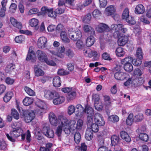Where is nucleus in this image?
Instances as JSON below:
<instances>
[{
	"mask_svg": "<svg viewBox=\"0 0 151 151\" xmlns=\"http://www.w3.org/2000/svg\"><path fill=\"white\" fill-rule=\"evenodd\" d=\"M49 119L50 124L54 126L61 124L62 129L66 134L68 135L71 133L73 134L69 127V121L66 117L63 115H59L57 118L54 113L51 112L49 114Z\"/></svg>",
	"mask_w": 151,
	"mask_h": 151,
	"instance_id": "nucleus-1",
	"label": "nucleus"
},
{
	"mask_svg": "<svg viewBox=\"0 0 151 151\" xmlns=\"http://www.w3.org/2000/svg\"><path fill=\"white\" fill-rule=\"evenodd\" d=\"M38 16L45 17L47 15L49 17L55 18L56 15L54 11L53 8H48L47 6H43L41 9L40 11L38 13Z\"/></svg>",
	"mask_w": 151,
	"mask_h": 151,
	"instance_id": "nucleus-2",
	"label": "nucleus"
},
{
	"mask_svg": "<svg viewBox=\"0 0 151 151\" xmlns=\"http://www.w3.org/2000/svg\"><path fill=\"white\" fill-rule=\"evenodd\" d=\"M38 58L40 61L46 63L47 64L52 66L56 65V63L52 60H48L47 56L45 52L40 50L36 52Z\"/></svg>",
	"mask_w": 151,
	"mask_h": 151,
	"instance_id": "nucleus-3",
	"label": "nucleus"
},
{
	"mask_svg": "<svg viewBox=\"0 0 151 151\" xmlns=\"http://www.w3.org/2000/svg\"><path fill=\"white\" fill-rule=\"evenodd\" d=\"M61 91L64 93H67L66 96L67 101L69 102L74 99L76 97V91L72 90V88L65 87L62 88Z\"/></svg>",
	"mask_w": 151,
	"mask_h": 151,
	"instance_id": "nucleus-4",
	"label": "nucleus"
},
{
	"mask_svg": "<svg viewBox=\"0 0 151 151\" xmlns=\"http://www.w3.org/2000/svg\"><path fill=\"white\" fill-rule=\"evenodd\" d=\"M68 33L69 37L74 41L80 40L82 37V34L80 30L74 32L72 29H70L68 30Z\"/></svg>",
	"mask_w": 151,
	"mask_h": 151,
	"instance_id": "nucleus-5",
	"label": "nucleus"
},
{
	"mask_svg": "<svg viewBox=\"0 0 151 151\" xmlns=\"http://www.w3.org/2000/svg\"><path fill=\"white\" fill-rule=\"evenodd\" d=\"M22 116L26 122L27 123L30 122L35 117L34 112L30 111L28 110L23 111Z\"/></svg>",
	"mask_w": 151,
	"mask_h": 151,
	"instance_id": "nucleus-6",
	"label": "nucleus"
},
{
	"mask_svg": "<svg viewBox=\"0 0 151 151\" xmlns=\"http://www.w3.org/2000/svg\"><path fill=\"white\" fill-rule=\"evenodd\" d=\"M96 30L99 33H105L110 32V28L106 24L100 23L97 27Z\"/></svg>",
	"mask_w": 151,
	"mask_h": 151,
	"instance_id": "nucleus-7",
	"label": "nucleus"
},
{
	"mask_svg": "<svg viewBox=\"0 0 151 151\" xmlns=\"http://www.w3.org/2000/svg\"><path fill=\"white\" fill-rule=\"evenodd\" d=\"M13 130L10 131L9 134L13 136L14 137L17 138L20 136L23 132V130L20 128H15V125L14 124L12 125Z\"/></svg>",
	"mask_w": 151,
	"mask_h": 151,
	"instance_id": "nucleus-8",
	"label": "nucleus"
},
{
	"mask_svg": "<svg viewBox=\"0 0 151 151\" xmlns=\"http://www.w3.org/2000/svg\"><path fill=\"white\" fill-rule=\"evenodd\" d=\"M121 24H113L111 25V28H110V31L112 30L114 31L113 35L115 38L119 37L120 35V33L119 32V28H121Z\"/></svg>",
	"mask_w": 151,
	"mask_h": 151,
	"instance_id": "nucleus-9",
	"label": "nucleus"
},
{
	"mask_svg": "<svg viewBox=\"0 0 151 151\" xmlns=\"http://www.w3.org/2000/svg\"><path fill=\"white\" fill-rule=\"evenodd\" d=\"M83 53L86 57L90 58L92 57L96 58L98 55V54L96 51L92 50L90 49L84 50L83 51Z\"/></svg>",
	"mask_w": 151,
	"mask_h": 151,
	"instance_id": "nucleus-10",
	"label": "nucleus"
},
{
	"mask_svg": "<svg viewBox=\"0 0 151 151\" xmlns=\"http://www.w3.org/2000/svg\"><path fill=\"white\" fill-rule=\"evenodd\" d=\"M47 42V38L44 37H40L38 39L37 45L38 47L40 49H43L46 46Z\"/></svg>",
	"mask_w": 151,
	"mask_h": 151,
	"instance_id": "nucleus-11",
	"label": "nucleus"
},
{
	"mask_svg": "<svg viewBox=\"0 0 151 151\" xmlns=\"http://www.w3.org/2000/svg\"><path fill=\"white\" fill-rule=\"evenodd\" d=\"M42 131L45 135L49 138H52L54 136L53 130L50 129L49 127H44Z\"/></svg>",
	"mask_w": 151,
	"mask_h": 151,
	"instance_id": "nucleus-12",
	"label": "nucleus"
},
{
	"mask_svg": "<svg viewBox=\"0 0 151 151\" xmlns=\"http://www.w3.org/2000/svg\"><path fill=\"white\" fill-rule=\"evenodd\" d=\"M44 96L49 100L52 99L55 95H58V93L56 92H52L49 90H45L44 91Z\"/></svg>",
	"mask_w": 151,
	"mask_h": 151,
	"instance_id": "nucleus-13",
	"label": "nucleus"
},
{
	"mask_svg": "<svg viewBox=\"0 0 151 151\" xmlns=\"http://www.w3.org/2000/svg\"><path fill=\"white\" fill-rule=\"evenodd\" d=\"M128 76L127 74L121 71L116 72L114 74L115 78L117 80L122 81L125 79Z\"/></svg>",
	"mask_w": 151,
	"mask_h": 151,
	"instance_id": "nucleus-14",
	"label": "nucleus"
},
{
	"mask_svg": "<svg viewBox=\"0 0 151 151\" xmlns=\"http://www.w3.org/2000/svg\"><path fill=\"white\" fill-rule=\"evenodd\" d=\"M53 102L55 105L61 104L65 101V97L63 96H60L58 93V95H55L53 99Z\"/></svg>",
	"mask_w": 151,
	"mask_h": 151,
	"instance_id": "nucleus-15",
	"label": "nucleus"
},
{
	"mask_svg": "<svg viewBox=\"0 0 151 151\" xmlns=\"http://www.w3.org/2000/svg\"><path fill=\"white\" fill-rule=\"evenodd\" d=\"M36 59L35 53L33 50L30 51V49L28 51V54L26 58V60L27 61L31 60L33 62L35 61Z\"/></svg>",
	"mask_w": 151,
	"mask_h": 151,
	"instance_id": "nucleus-16",
	"label": "nucleus"
},
{
	"mask_svg": "<svg viewBox=\"0 0 151 151\" xmlns=\"http://www.w3.org/2000/svg\"><path fill=\"white\" fill-rule=\"evenodd\" d=\"M10 22L12 25L15 27L21 29L22 27V23L18 22L16 19L13 17L10 18Z\"/></svg>",
	"mask_w": 151,
	"mask_h": 151,
	"instance_id": "nucleus-17",
	"label": "nucleus"
},
{
	"mask_svg": "<svg viewBox=\"0 0 151 151\" xmlns=\"http://www.w3.org/2000/svg\"><path fill=\"white\" fill-rule=\"evenodd\" d=\"M120 134L121 138L126 142H129L131 141V138L127 132L124 131H121Z\"/></svg>",
	"mask_w": 151,
	"mask_h": 151,
	"instance_id": "nucleus-18",
	"label": "nucleus"
},
{
	"mask_svg": "<svg viewBox=\"0 0 151 151\" xmlns=\"http://www.w3.org/2000/svg\"><path fill=\"white\" fill-rule=\"evenodd\" d=\"M34 69L35 75L36 76H42L45 74L44 72L37 65H34Z\"/></svg>",
	"mask_w": 151,
	"mask_h": 151,
	"instance_id": "nucleus-19",
	"label": "nucleus"
},
{
	"mask_svg": "<svg viewBox=\"0 0 151 151\" xmlns=\"http://www.w3.org/2000/svg\"><path fill=\"white\" fill-rule=\"evenodd\" d=\"M83 30L84 31L87 33L88 35H95V31L94 29L91 26L88 25H85L83 27Z\"/></svg>",
	"mask_w": 151,
	"mask_h": 151,
	"instance_id": "nucleus-20",
	"label": "nucleus"
},
{
	"mask_svg": "<svg viewBox=\"0 0 151 151\" xmlns=\"http://www.w3.org/2000/svg\"><path fill=\"white\" fill-rule=\"evenodd\" d=\"M128 38L126 36H122L119 37L117 43L119 46H124L128 42Z\"/></svg>",
	"mask_w": 151,
	"mask_h": 151,
	"instance_id": "nucleus-21",
	"label": "nucleus"
},
{
	"mask_svg": "<svg viewBox=\"0 0 151 151\" xmlns=\"http://www.w3.org/2000/svg\"><path fill=\"white\" fill-rule=\"evenodd\" d=\"M145 11L144 6L142 4H139L136 6L134 12L136 14H141L144 13Z\"/></svg>",
	"mask_w": 151,
	"mask_h": 151,
	"instance_id": "nucleus-22",
	"label": "nucleus"
},
{
	"mask_svg": "<svg viewBox=\"0 0 151 151\" xmlns=\"http://www.w3.org/2000/svg\"><path fill=\"white\" fill-rule=\"evenodd\" d=\"M60 37L63 42L65 43H68L70 42V39L68 37L67 32L62 31L60 33Z\"/></svg>",
	"mask_w": 151,
	"mask_h": 151,
	"instance_id": "nucleus-23",
	"label": "nucleus"
},
{
	"mask_svg": "<svg viewBox=\"0 0 151 151\" xmlns=\"http://www.w3.org/2000/svg\"><path fill=\"white\" fill-rule=\"evenodd\" d=\"M115 11L114 6L110 5L106 9V13L108 16L114 14Z\"/></svg>",
	"mask_w": 151,
	"mask_h": 151,
	"instance_id": "nucleus-24",
	"label": "nucleus"
},
{
	"mask_svg": "<svg viewBox=\"0 0 151 151\" xmlns=\"http://www.w3.org/2000/svg\"><path fill=\"white\" fill-rule=\"evenodd\" d=\"M33 98L29 97H26L23 101V104L26 106L32 104L33 102Z\"/></svg>",
	"mask_w": 151,
	"mask_h": 151,
	"instance_id": "nucleus-25",
	"label": "nucleus"
},
{
	"mask_svg": "<svg viewBox=\"0 0 151 151\" xmlns=\"http://www.w3.org/2000/svg\"><path fill=\"white\" fill-rule=\"evenodd\" d=\"M61 81L60 77L59 76L55 77L53 79V86L56 87H60L61 84Z\"/></svg>",
	"mask_w": 151,
	"mask_h": 151,
	"instance_id": "nucleus-26",
	"label": "nucleus"
},
{
	"mask_svg": "<svg viewBox=\"0 0 151 151\" xmlns=\"http://www.w3.org/2000/svg\"><path fill=\"white\" fill-rule=\"evenodd\" d=\"M93 35H90L87 38L86 40V45L87 47H91L94 43V38Z\"/></svg>",
	"mask_w": 151,
	"mask_h": 151,
	"instance_id": "nucleus-27",
	"label": "nucleus"
},
{
	"mask_svg": "<svg viewBox=\"0 0 151 151\" xmlns=\"http://www.w3.org/2000/svg\"><path fill=\"white\" fill-rule=\"evenodd\" d=\"M69 127L73 132L78 130L77 124L75 121L71 120L69 121Z\"/></svg>",
	"mask_w": 151,
	"mask_h": 151,
	"instance_id": "nucleus-28",
	"label": "nucleus"
},
{
	"mask_svg": "<svg viewBox=\"0 0 151 151\" xmlns=\"http://www.w3.org/2000/svg\"><path fill=\"white\" fill-rule=\"evenodd\" d=\"M93 137V132L89 129H87L86 131L85 137L88 141H90L92 139Z\"/></svg>",
	"mask_w": 151,
	"mask_h": 151,
	"instance_id": "nucleus-29",
	"label": "nucleus"
},
{
	"mask_svg": "<svg viewBox=\"0 0 151 151\" xmlns=\"http://www.w3.org/2000/svg\"><path fill=\"white\" fill-rule=\"evenodd\" d=\"M13 96L12 92L9 91L7 92L3 98V100L5 102H8L12 99Z\"/></svg>",
	"mask_w": 151,
	"mask_h": 151,
	"instance_id": "nucleus-30",
	"label": "nucleus"
},
{
	"mask_svg": "<svg viewBox=\"0 0 151 151\" xmlns=\"http://www.w3.org/2000/svg\"><path fill=\"white\" fill-rule=\"evenodd\" d=\"M84 111L88 115H93L94 114L93 110V108L88 105L85 106Z\"/></svg>",
	"mask_w": 151,
	"mask_h": 151,
	"instance_id": "nucleus-31",
	"label": "nucleus"
},
{
	"mask_svg": "<svg viewBox=\"0 0 151 151\" xmlns=\"http://www.w3.org/2000/svg\"><path fill=\"white\" fill-rule=\"evenodd\" d=\"M65 51V48L64 46H61L58 48L56 55L60 58H63L64 57V54Z\"/></svg>",
	"mask_w": 151,
	"mask_h": 151,
	"instance_id": "nucleus-32",
	"label": "nucleus"
},
{
	"mask_svg": "<svg viewBox=\"0 0 151 151\" xmlns=\"http://www.w3.org/2000/svg\"><path fill=\"white\" fill-rule=\"evenodd\" d=\"M115 52L117 56L119 57L123 56L125 54L124 49L121 47H118L116 48Z\"/></svg>",
	"mask_w": 151,
	"mask_h": 151,
	"instance_id": "nucleus-33",
	"label": "nucleus"
},
{
	"mask_svg": "<svg viewBox=\"0 0 151 151\" xmlns=\"http://www.w3.org/2000/svg\"><path fill=\"white\" fill-rule=\"evenodd\" d=\"M103 97L105 106H110L111 104V102L110 97L108 95H104Z\"/></svg>",
	"mask_w": 151,
	"mask_h": 151,
	"instance_id": "nucleus-34",
	"label": "nucleus"
},
{
	"mask_svg": "<svg viewBox=\"0 0 151 151\" xmlns=\"http://www.w3.org/2000/svg\"><path fill=\"white\" fill-rule=\"evenodd\" d=\"M134 115L132 113H130L126 120V123L128 125H131L133 122L134 118H133Z\"/></svg>",
	"mask_w": 151,
	"mask_h": 151,
	"instance_id": "nucleus-35",
	"label": "nucleus"
},
{
	"mask_svg": "<svg viewBox=\"0 0 151 151\" xmlns=\"http://www.w3.org/2000/svg\"><path fill=\"white\" fill-rule=\"evenodd\" d=\"M73 134H74V140L75 142L77 144H78L81 140V136L80 133L79 132L77 131H75L74 132Z\"/></svg>",
	"mask_w": 151,
	"mask_h": 151,
	"instance_id": "nucleus-36",
	"label": "nucleus"
},
{
	"mask_svg": "<svg viewBox=\"0 0 151 151\" xmlns=\"http://www.w3.org/2000/svg\"><path fill=\"white\" fill-rule=\"evenodd\" d=\"M24 90L30 96H33L36 95L35 91L27 86H25L24 88Z\"/></svg>",
	"mask_w": 151,
	"mask_h": 151,
	"instance_id": "nucleus-37",
	"label": "nucleus"
},
{
	"mask_svg": "<svg viewBox=\"0 0 151 151\" xmlns=\"http://www.w3.org/2000/svg\"><path fill=\"white\" fill-rule=\"evenodd\" d=\"M37 106L41 109H44L46 107L45 103L41 100H39L36 102Z\"/></svg>",
	"mask_w": 151,
	"mask_h": 151,
	"instance_id": "nucleus-38",
	"label": "nucleus"
},
{
	"mask_svg": "<svg viewBox=\"0 0 151 151\" xmlns=\"http://www.w3.org/2000/svg\"><path fill=\"white\" fill-rule=\"evenodd\" d=\"M124 68L128 72H130L133 70V66L131 63L124 64Z\"/></svg>",
	"mask_w": 151,
	"mask_h": 151,
	"instance_id": "nucleus-39",
	"label": "nucleus"
},
{
	"mask_svg": "<svg viewBox=\"0 0 151 151\" xmlns=\"http://www.w3.org/2000/svg\"><path fill=\"white\" fill-rule=\"evenodd\" d=\"M15 68V65L12 63L8 64L5 68V70L7 73H10Z\"/></svg>",
	"mask_w": 151,
	"mask_h": 151,
	"instance_id": "nucleus-40",
	"label": "nucleus"
},
{
	"mask_svg": "<svg viewBox=\"0 0 151 151\" xmlns=\"http://www.w3.org/2000/svg\"><path fill=\"white\" fill-rule=\"evenodd\" d=\"M144 119V116L142 114L139 113L134 116V120L135 122H139L141 121Z\"/></svg>",
	"mask_w": 151,
	"mask_h": 151,
	"instance_id": "nucleus-41",
	"label": "nucleus"
},
{
	"mask_svg": "<svg viewBox=\"0 0 151 151\" xmlns=\"http://www.w3.org/2000/svg\"><path fill=\"white\" fill-rule=\"evenodd\" d=\"M99 126L95 123L92 124L90 127V129L93 132L96 133L99 130Z\"/></svg>",
	"mask_w": 151,
	"mask_h": 151,
	"instance_id": "nucleus-42",
	"label": "nucleus"
},
{
	"mask_svg": "<svg viewBox=\"0 0 151 151\" xmlns=\"http://www.w3.org/2000/svg\"><path fill=\"white\" fill-rule=\"evenodd\" d=\"M25 40V37L23 35H20L16 36L14 40L16 43L21 44Z\"/></svg>",
	"mask_w": 151,
	"mask_h": 151,
	"instance_id": "nucleus-43",
	"label": "nucleus"
},
{
	"mask_svg": "<svg viewBox=\"0 0 151 151\" xmlns=\"http://www.w3.org/2000/svg\"><path fill=\"white\" fill-rule=\"evenodd\" d=\"M109 120L113 123H116L118 122L119 120L118 116L116 115H113L109 116L108 118Z\"/></svg>",
	"mask_w": 151,
	"mask_h": 151,
	"instance_id": "nucleus-44",
	"label": "nucleus"
},
{
	"mask_svg": "<svg viewBox=\"0 0 151 151\" xmlns=\"http://www.w3.org/2000/svg\"><path fill=\"white\" fill-rule=\"evenodd\" d=\"M136 80L132 78H129L124 83V85L126 86H129L130 84L132 85H135L136 84Z\"/></svg>",
	"mask_w": 151,
	"mask_h": 151,
	"instance_id": "nucleus-45",
	"label": "nucleus"
},
{
	"mask_svg": "<svg viewBox=\"0 0 151 151\" xmlns=\"http://www.w3.org/2000/svg\"><path fill=\"white\" fill-rule=\"evenodd\" d=\"M119 139L120 138L119 136L113 135L111 137V143H113L114 145H117L119 143Z\"/></svg>",
	"mask_w": 151,
	"mask_h": 151,
	"instance_id": "nucleus-46",
	"label": "nucleus"
},
{
	"mask_svg": "<svg viewBox=\"0 0 151 151\" xmlns=\"http://www.w3.org/2000/svg\"><path fill=\"white\" fill-rule=\"evenodd\" d=\"M133 58L131 56H127L121 60L122 63L124 64L129 63H132Z\"/></svg>",
	"mask_w": 151,
	"mask_h": 151,
	"instance_id": "nucleus-47",
	"label": "nucleus"
},
{
	"mask_svg": "<svg viewBox=\"0 0 151 151\" xmlns=\"http://www.w3.org/2000/svg\"><path fill=\"white\" fill-rule=\"evenodd\" d=\"M129 9L128 8H125L123 12L122 15V19L126 20L128 18H129Z\"/></svg>",
	"mask_w": 151,
	"mask_h": 151,
	"instance_id": "nucleus-48",
	"label": "nucleus"
},
{
	"mask_svg": "<svg viewBox=\"0 0 151 151\" xmlns=\"http://www.w3.org/2000/svg\"><path fill=\"white\" fill-rule=\"evenodd\" d=\"M103 117L102 115L99 113H95L94 116V121L95 123H97L99 120H101Z\"/></svg>",
	"mask_w": 151,
	"mask_h": 151,
	"instance_id": "nucleus-49",
	"label": "nucleus"
},
{
	"mask_svg": "<svg viewBox=\"0 0 151 151\" xmlns=\"http://www.w3.org/2000/svg\"><path fill=\"white\" fill-rule=\"evenodd\" d=\"M11 111V115L14 118L17 120L19 119V116L17 110L14 109H12Z\"/></svg>",
	"mask_w": 151,
	"mask_h": 151,
	"instance_id": "nucleus-50",
	"label": "nucleus"
},
{
	"mask_svg": "<svg viewBox=\"0 0 151 151\" xmlns=\"http://www.w3.org/2000/svg\"><path fill=\"white\" fill-rule=\"evenodd\" d=\"M139 137L142 141L147 142L148 140V135L146 133H141L139 135Z\"/></svg>",
	"mask_w": 151,
	"mask_h": 151,
	"instance_id": "nucleus-51",
	"label": "nucleus"
},
{
	"mask_svg": "<svg viewBox=\"0 0 151 151\" xmlns=\"http://www.w3.org/2000/svg\"><path fill=\"white\" fill-rule=\"evenodd\" d=\"M29 22L31 27H36L38 25L39 22L37 19L33 18L29 20Z\"/></svg>",
	"mask_w": 151,
	"mask_h": 151,
	"instance_id": "nucleus-52",
	"label": "nucleus"
},
{
	"mask_svg": "<svg viewBox=\"0 0 151 151\" xmlns=\"http://www.w3.org/2000/svg\"><path fill=\"white\" fill-rule=\"evenodd\" d=\"M92 99L94 101V104L99 103L100 100L99 96L97 94H93L92 95Z\"/></svg>",
	"mask_w": 151,
	"mask_h": 151,
	"instance_id": "nucleus-53",
	"label": "nucleus"
},
{
	"mask_svg": "<svg viewBox=\"0 0 151 151\" xmlns=\"http://www.w3.org/2000/svg\"><path fill=\"white\" fill-rule=\"evenodd\" d=\"M136 55L138 58L142 59L143 58V53L142 52V49L141 48L139 47L137 48V50Z\"/></svg>",
	"mask_w": 151,
	"mask_h": 151,
	"instance_id": "nucleus-54",
	"label": "nucleus"
},
{
	"mask_svg": "<svg viewBox=\"0 0 151 151\" xmlns=\"http://www.w3.org/2000/svg\"><path fill=\"white\" fill-rule=\"evenodd\" d=\"M58 74L60 76L67 75L70 73V72L64 69H59L57 72Z\"/></svg>",
	"mask_w": 151,
	"mask_h": 151,
	"instance_id": "nucleus-55",
	"label": "nucleus"
},
{
	"mask_svg": "<svg viewBox=\"0 0 151 151\" xmlns=\"http://www.w3.org/2000/svg\"><path fill=\"white\" fill-rule=\"evenodd\" d=\"M91 14L90 13H88L83 19L84 22L88 23L90 22L91 19Z\"/></svg>",
	"mask_w": 151,
	"mask_h": 151,
	"instance_id": "nucleus-56",
	"label": "nucleus"
},
{
	"mask_svg": "<svg viewBox=\"0 0 151 151\" xmlns=\"http://www.w3.org/2000/svg\"><path fill=\"white\" fill-rule=\"evenodd\" d=\"M142 59L138 58L137 59H133L132 63L134 65L138 66L140 65L142 63Z\"/></svg>",
	"mask_w": 151,
	"mask_h": 151,
	"instance_id": "nucleus-57",
	"label": "nucleus"
},
{
	"mask_svg": "<svg viewBox=\"0 0 151 151\" xmlns=\"http://www.w3.org/2000/svg\"><path fill=\"white\" fill-rule=\"evenodd\" d=\"M127 23L129 24L134 25L136 22L134 20V18L132 16L129 17L126 20Z\"/></svg>",
	"mask_w": 151,
	"mask_h": 151,
	"instance_id": "nucleus-58",
	"label": "nucleus"
},
{
	"mask_svg": "<svg viewBox=\"0 0 151 151\" xmlns=\"http://www.w3.org/2000/svg\"><path fill=\"white\" fill-rule=\"evenodd\" d=\"M75 108L74 106L70 105L68 107V113L69 115H70L75 112Z\"/></svg>",
	"mask_w": 151,
	"mask_h": 151,
	"instance_id": "nucleus-59",
	"label": "nucleus"
},
{
	"mask_svg": "<svg viewBox=\"0 0 151 151\" xmlns=\"http://www.w3.org/2000/svg\"><path fill=\"white\" fill-rule=\"evenodd\" d=\"M93 115H87V124L88 127H89L92 124H93Z\"/></svg>",
	"mask_w": 151,
	"mask_h": 151,
	"instance_id": "nucleus-60",
	"label": "nucleus"
},
{
	"mask_svg": "<svg viewBox=\"0 0 151 151\" xmlns=\"http://www.w3.org/2000/svg\"><path fill=\"white\" fill-rule=\"evenodd\" d=\"M101 12L97 9L94 10L92 12L93 16L95 18L99 17L101 16Z\"/></svg>",
	"mask_w": 151,
	"mask_h": 151,
	"instance_id": "nucleus-61",
	"label": "nucleus"
},
{
	"mask_svg": "<svg viewBox=\"0 0 151 151\" xmlns=\"http://www.w3.org/2000/svg\"><path fill=\"white\" fill-rule=\"evenodd\" d=\"M102 58L106 60H112L111 58L110 57V55L107 52H105L102 55Z\"/></svg>",
	"mask_w": 151,
	"mask_h": 151,
	"instance_id": "nucleus-62",
	"label": "nucleus"
},
{
	"mask_svg": "<svg viewBox=\"0 0 151 151\" xmlns=\"http://www.w3.org/2000/svg\"><path fill=\"white\" fill-rule=\"evenodd\" d=\"M94 106L96 109L99 111H102L104 108L103 105L101 104V103L100 102L96 104H94Z\"/></svg>",
	"mask_w": 151,
	"mask_h": 151,
	"instance_id": "nucleus-63",
	"label": "nucleus"
},
{
	"mask_svg": "<svg viewBox=\"0 0 151 151\" xmlns=\"http://www.w3.org/2000/svg\"><path fill=\"white\" fill-rule=\"evenodd\" d=\"M65 54L69 58H72L74 55V53L73 50L69 49L65 52Z\"/></svg>",
	"mask_w": 151,
	"mask_h": 151,
	"instance_id": "nucleus-64",
	"label": "nucleus"
}]
</instances>
